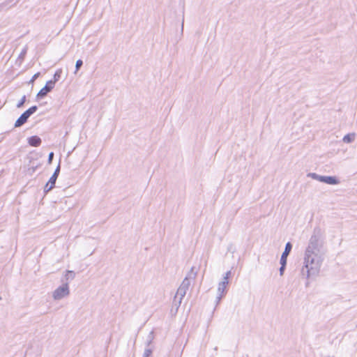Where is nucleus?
<instances>
[{
    "label": "nucleus",
    "mask_w": 357,
    "mask_h": 357,
    "mask_svg": "<svg viewBox=\"0 0 357 357\" xmlns=\"http://www.w3.org/2000/svg\"><path fill=\"white\" fill-rule=\"evenodd\" d=\"M356 134L354 132L349 133L344 136L342 141L344 143L349 144L355 140Z\"/></svg>",
    "instance_id": "obj_11"
},
{
    "label": "nucleus",
    "mask_w": 357,
    "mask_h": 357,
    "mask_svg": "<svg viewBox=\"0 0 357 357\" xmlns=\"http://www.w3.org/2000/svg\"><path fill=\"white\" fill-rule=\"evenodd\" d=\"M228 284H229V282H222V281L220 282L218 284V294H221L225 295L226 288H227V286Z\"/></svg>",
    "instance_id": "obj_12"
},
{
    "label": "nucleus",
    "mask_w": 357,
    "mask_h": 357,
    "mask_svg": "<svg viewBox=\"0 0 357 357\" xmlns=\"http://www.w3.org/2000/svg\"><path fill=\"white\" fill-rule=\"evenodd\" d=\"M320 182L330 185H336L339 183V181L336 178V177L331 176H321Z\"/></svg>",
    "instance_id": "obj_7"
},
{
    "label": "nucleus",
    "mask_w": 357,
    "mask_h": 357,
    "mask_svg": "<svg viewBox=\"0 0 357 357\" xmlns=\"http://www.w3.org/2000/svg\"><path fill=\"white\" fill-rule=\"evenodd\" d=\"M230 275H231V271H230L226 272L225 275H224V277H223L222 282H229L228 280H229V278L230 277Z\"/></svg>",
    "instance_id": "obj_20"
},
{
    "label": "nucleus",
    "mask_w": 357,
    "mask_h": 357,
    "mask_svg": "<svg viewBox=\"0 0 357 357\" xmlns=\"http://www.w3.org/2000/svg\"><path fill=\"white\" fill-rule=\"evenodd\" d=\"M292 248V245L290 242H288L285 245L284 250L282 254L280 261V262H286L287 260V257L289 255Z\"/></svg>",
    "instance_id": "obj_8"
},
{
    "label": "nucleus",
    "mask_w": 357,
    "mask_h": 357,
    "mask_svg": "<svg viewBox=\"0 0 357 357\" xmlns=\"http://www.w3.org/2000/svg\"><path fill=\"white\" fill-rule=\"evenodd\" d=\"M153 334V332L151 333L150 334V339L147 342V344L149 345L151 343V341H152V337H151V335Z\"/></svg>",
    "instance_id": "obj_24"
},
{
    "label": "nucleus",
    "mask_w": 357,
    "mask_h": 357,
    "mask_svg": "<svg viewBox=\"0 0 357 357\" xmlns=\"http://www.w3.org/2000/svg\"><path fill=\"white\" fill-rule=\"evenodd\" d=\"M69 294V284L68 282H63L52 292V298L55 301H59L68 296Z\"/></svg>",
    "instance_id": "obj_3"
},
{
    "label": "nucleus",
    "mask_w": 357,
    "mask_h": 357,
    "mask_svg": "<svg viewBox=\"0 0 357 357\" xmlns=\"http://www.w3.org/2000/svg\"><path fill=\"white\" fill-rule=\"evenodd\" d=\"M53 157H54V153L53 152L50 153L49 155H48V162H49V163L52 162Z\"/></svg>",
    "instance_id": "obj_23"
},
{
    "label": "nucleus",
    "mask_w": 357,
    "mask_h": 357,
    "mask_svg": "<svg viewBox=\"0 0 357 357\" xmlns=\"http://www.w3.org/2000/svg\"><path fill=\"white\" fill-rule=\"evenodd\" d=\"M223 296H224L223 294H218L217 297H216V305H218L220 303V301H221V299Z\"/></svg>",
    "instance_id": "obj_21"
},
{
    "label": "nucleus",
    "mask_w": 357,
    "mask_h": 357,
    "mask_svg": "<svg viewBox=\"0 0 357 357\" xmlns=\"http://www.w3.org/2000/svg\"><path fill=\"white\" fill-rule=\"evenodd\" d=\"M75 277V273L73 271H66V273L63 276V278L61 280L62 282H68V281L73 280Z\"/></svg>",
    "instance_id": "obj_10"
},
{
    "label": "nucleus",
    "mask_w": 357,
    "mask_h": 357,
    "mask_svg": "<svg viewBox=\"0 0 357 357\" xmlns=\"http://www.w3.org/2000/svg\"><path fill=\"white\" fill-rule=\"evenodd\" d=\"M307 177L312 178V179H314V180H317L319 181H320V179L321 177V175H319L316 173H309V174H307Z\"/></svg>",
    "instance_id": "obj_14"
},
{
    "label": "nucleus",
    "mask_w": 357,
    "mask_h": 357,
    "mask_svg": "<svg viewBox=\"0 0 357 357\" xmlns=\"http://www.w3.org/2000/svg\"><path fill=\"white\" fill-rule=\"evenodd\" d=\"M25 102H26V96H24L21 98V100L19 101V102L17 104V107H18V108L21 107L24 104Z\"/></svg>",
    "instance_id": "obj_19"
},
{
    "label": "nucleus",
    "mask_w": 357,
    "mask_h": 357,
    "mask_svg": "<svg viewBox=\"0 0 357 357\" xmlns=\"http://www.w3.org/2000/svg\"><path fill=\"white\" fill-rule=\"evenodd\" d=\"M39 75H40L39 73L34 74L33 76L32 77L31 79L30 80V82H33L38 77Z\"/></svg>",
    "instance_id": "obj_22"
},
{
    "label": "nucleus",
    "mask_w": 357,
    "mask_h": 357,
    "mask_svg": "<svg viewBox=\"0 0 357 357\" xmlns=\"http://www.w3.org/2000/svg\"><path fill=\"white\" fill-rule=\"evenodd\" d=\"M59 172H60V165L59 164V165L56 168L54 174L52 175V176L50 177V180L48 181V182L45 185L44 192L45 193H47L49 191H50L54 187L55 183H56V181L57 179V177L59 176Z\"/></svg>",
    "instance_id": "obj_5"
},
{
    "label": "nucleus",
    "mask_w": 357,
    "mask_h": 357,
    "mask_svg": "<svg viewBox=\"0 0 357 357\" xmlns=\"http://www.w3.org/2000/svg\"><path fill=\"white\" fill-rule=\"evenodd\" d=\"M54 87L53 82H47L45 86L42 88L37 94L38 98H43L49 92H50Z\"/></svg>",
    "instance_id": "obj_6"
},
{
    "label": "nucleus",
    "mask_w": 357,
    "mask_h": 357,
    "mask_svg": "<svg viewBox=\"0 0 357 357\" xmlns=\"http://www.w3.org/2000/svg\"><path fill=\"white\" fill-rule=\"evenodd\" d=\"M26 52H27V47H25L23 48L21 53L20 54V55L18 56V59H20L21 61H22L24 59L25 55L26 54Z\"/></svg>",
    "instance_id": "obj_15"
},
{
    "label": "nucleus",
    "mask_w": 357,
    "mask_h": 357,
    "mask_svg": "<svg viewBox=\"0 0 357 357\" xmlns=\"http://www.w3.org/2000/svg\"><path fill=\"white\" fill-rule=\"evenodd\" d=\"M321 236V229L314 228L305 251L303 265L301 271V275L306 279L315 277L319 273L324 261L321 245L319 243Z\"/></svg>",
    "instance_id": "obj_1"
},
{
    "label": "nucleus",
    "mask_w": 357,
    "mask_h": 357,
    "mask_svg": "<svg viewBox=\"0 0 357 357\" xmlns=\"http://www.w3.org/2000/svg\"><path fill=\"white\" fill-rule=\"evenodd\" d=\"M37 109V106L34 105L29 108L24 113H22L21 116L15 121V127L17 128L24 125L26 122L29 116L36 112Z\"/></svg>",
    "instance_id": "obj_4"
},
{
    "label": "nucleus",
    "mask_w": 357,
    "mask_h": 357,
    "mask_svg": "<svg viewBox=\"0 0 357 357\" xmlns=\"http://www.w3.org/2000/svg\"><path fill=\"white\" fill-rule=\"evenodd\" d=\"M151 354L152 350L149 348H147L144 349L143 357H151Z\"/></svg>",
    "instance_id": "obj_16"
},
{
    "label": "nucleus",
    "mask_w": 357,
    "mask_h": 357,
    "mask_svg": "<svg viewBox=\"0 0 357 357\" xmlns=\"http://www.w3.org/2000/svg\"><path fill=\"white\" fill-rule=\"evenodd\" d=\"M61 74H62V69L59 68V69L56 70V71L55 72V73L54 75L53 79H51L49 81L53 82V84L55 86V83L56 82H58L59 80V79L61 78Z\"/></svg>",
    "instance_id": "obj_13"
},
{
    "label": "nucleus",
    "mask_w": 357,
    "mask_h": 357,
    "mask_svg": "<svg viewBox=\"0 0 357 357\" xmlns=\"http://www.w3.org/2000/svg\"><path fill=\"white\" fill-rule=\"evenodd\" d=\"M281 266L280 268V275H282L284 274V271L285 270V267L287 265L286 262H280Z\"/></svg>",
    "instance_id": "obj_18"
},
{
    "label": "nucleus",
    "mask_w": 357,
    "mask_h": 357,
    "mask_svg": "<svg viewBox=\"0 0 357 357\" xmlns=\"http://www.w3.org/2000/svg\"><path fill=\"white\" fill-rule=\"evenodd\" d=\"M83 64V61L81 60V59H78L77 61H76V64H75V73H77V70H79V69L81 68V66H82Z\"/></svg>",
    "instance_id": "obj_17"
},
{
    "label": "nucleus",
    "mask_w": 357,
    "mask_h": 357,
    "mask_svg": "<svg viewBox=\"0 0 357 357\" xmlns=\"http://www.w3.org/2000/svg\"><path fill=\"white\" fill-rule=\"evenodd\" d=\"M197 276V271L195 268L192 267L188 272L187 276L183 280L181 284L178 287L174 298L173 300V307H175L177 310L180 307L183 297L185 296L187 291L190 285V280H194Z\"/></svg>",
    "instance_id": "obj_2"
},
{
    "label": "nucleus",
    "mask_w": 357,
    "mask_h": 357,
    "mask_svg": "<svg viewBox=\"0 0 357 357\" xmlns=\"http://www.w3.org/2000/svg\"><path fill=\"white\" fill-rule=\"evenodd\" d=\"M41 139L36 135L31 136L28 138V143L30 146L33 147H38L41 144Z\"/></svg>",
    "instance_id": "obj_9"
}]
</instances>
